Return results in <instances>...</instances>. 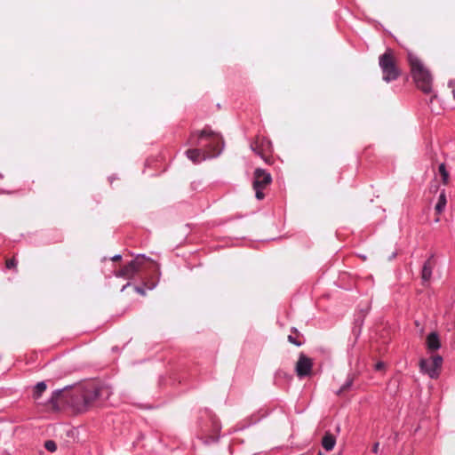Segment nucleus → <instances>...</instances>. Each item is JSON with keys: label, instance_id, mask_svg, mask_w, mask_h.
<instances>
[{"label": "nucleus", "instance_id": "obj_1", "mask_svg": "<svg viewBox=\"0 0 455 455\" xmlns=\"http://www.w3.org/2000/svg\"><path fill=\"white\" fill-rule=\"evenodd\" d=\"M203 142H205L203 145L204 147V150L192 148L186 152L187 156L194 163H199L205 157L216 156L221 152L222 137L208 127L202 131L192 132L188 139V143L191 146H201Z\"/></svg>", "mask_w": 455, "mask_h": 455}, {"label": "nucleus", "instance_id": "obj_2", "mask_svg": "<svg viewBox=\"0 0 455 455\" xmlns=\"http://www.w3.org/2000/svg\"><path fill=\"white\" fill-rule=\"evenodd\" d=\"M407 60L417 88L424 93H431L433 88V76L424 61L419 56L410 50L407 51Z\"/></svg>", "mask_w": 455, "mask_h": 455}, {"label": "nucleus", "instance_id": "obj_3", "mask_svg": "<svg viewBox=\"0 0 455 455\" xmlns=\"http://www.w3.org/2000/svg\"><path fill=\"white\" fill-rule=\"evenodd\" d=\"M379 65L382 72V78L387 83L396 80L401 75V70L397 65V59L394 51L390 48H387L379 57Z\"/></svg>", "mask_w": 455, "mask_h": 455}, {"label": "nucleus", "instance_id": "obj_4", "mask_svg": "<svg viewBox=\"0 0 455 455\" xmlns=\"http://www.w3.org/2000/svg\"><path fill=\"white\" fill-rule=\"evenodd\" d=\"M100 395V389L96 387H92L85 390L80 391V396L83 398V403L75 402L73 408L77 412H83L87 411L92 403L98 399Z\"/></svg>", "mask_w": 455, "mask_h": 455}, {"label": "nucleus", "instance_id": "obj_5", "mask_svg": "<svg viewBox=\"0 0 455 455\" xmlns=\"http://www.w3.org/2000/svg\"><path fill=\"white\" fill-rule=\"evenodd\" d=\"M253 178V188L256 193V198L261 200L265 196L263 189H265L272 181L271 174L260 168H258L254 172Z\"/></svg>", "mask_w": 455, "mask_h": 455}, {"label": "nucleus", "instance_id": "obj_6", "mask_svg": "<svg viewBox=\"0 0 455 455\" xmlns=\"http://www.w3.org/2000/svg\"><path fill=\"white\" fill-rule=\"evenodd\" d=\"M442 363L443 358L440 355H433L428 359H421L419 367L421 371L427 374L431 379H435L439 376Z\"/></svg>", "mask_w": 455, "mask_h": 455}, {"label": "nucleus", "instance_id": "obj_7", "mask_svg": "<svg viewBox=\"0 0 455 455\" xmlns=\"http://www.w3.org/2000/svg\"><path fill=\"white\" fill-rule=\"evenodd\" d=\"M251 148L266 163L271 164L269 155L272 152V143L266 138L257 137L251 144Z\"/></svg>", "mask_w": 455, "mask_h": 455}, {"label": "nucleus", "instance_id": "obj_8", "mask_svg": "<svg viewBox=\"0 0 455 455\" xmlns=\"http://www.w3.org/2000/svg\"><path fill=\"white\" fill-rule=\"evenodd\" d=\"M146 261L143 255L137 256L133 260L125 265L119 271L116 272V276L123 277L125 279H132L135 276L137 272L140 269Z\"/></svg>", "mask_w": 455, "mask_h": 455}, {"label": "nucleus", "instance_id": "obj_9", "mask_svg": "<svg viewBox=\"0 0 455 455\" xmlns=\"http://www.w3.org/2000/svg\"><path fill=\"white\" fill-rule=\"evenodd\" d=\"M313 368V361L304 354H300L295 366V371L299 378L310 375Z\"/></svg>", "mask_w": 455, "mask_h": 455}, {"label": "nucleus", "instance_id": "obj_10", "mask_svg": "<svg viewBox=\"0 0 455 455\" xmlns=\"http://www.w3.org/2000/svg\"><path fill=\"white\" fill-rule=\"evenodd\" d=\"M63 400V392L61 390H57L52 394L51 399L47 403V407L53 411L59 410Z\"/></svg>", "mask_w": 455, "mask_h": 455}, {"label": "nucleus", "instance_id": "obj_11", "mask_svg": "<svg viewBox=\"0 0 455 455\" xmlns=\"http://www.w3.org/2000/svg\"><path fill=\"white\" fill-rule=\"evenodd\" d=\"M434 267V262L432 258H429L423 265L421 271V278L424 283H427L430 281L432 276V270Z\"/></svg>", "mask_w": 455, "mask_h": 455}, {"label": "nucleus", "instance_id": "obj_12", "mask_svg": "<svg viewBox=\"0 0 455 455\" xmlns=\"http://www.w3.org/2000/svg\"><path fill=\"white\" fill-rule=\"evenodd\" d=\"M427 347L430 351H435L440 348L441 343L437 333L431 332L427 338Z\"/></svg>", "mask_w": 455, "mask_h": 455}, {"label": "nucleus", "instance_id": "obj_13", "mask_svg": "<svg viewBox=\"0 0 455 455\" xmlns=\"http://www.w3.org/2000/svg\"><path fill=\"white\" fill-rule=\"evenodd\" d=\"M336 443L335 437L330 434L326 433L322 440V445L326 451H331Z\"/></svg>", "mask_w": 455, "mask_h": 455}, {"label": "nucleus", "instance_id": "obj_14", "mask_svg": "<svg viewBox=\"0 0 455 455\" xmlns=\"http://www.w3.org/2000/svg\"><path fill=\"white\" fill-rule=\"evenodd\" d=\"M446 204H447V199H446L445 191L443 190L439 195L438 202L435 207V210L437 214H441L444 211Z\"/></svg>", "mask_w": 455, "mask_h": 455}, {"label": "nucleus", "instance_id": "obj_15", "mask_svg": "<svg viewBox=\"0 0 455 455\" xmlns=\"http://www.w3.org/2000/svg\"><path fill=\"white\" fill-rule=\"evenodd\" d=\"M46 390V384L44 382H39L34 388L33 397L37 401L41 395Z\"/></svg>", "mask_w": 455, "mask_h": 455}, {"label": "nucleus", "instance_id": "obj_16", "mask_svg": "<svg viewBox=\"0 0 455 455\" xmlns=\"http://www.w3.org/2000/svg\"><path fill=\"white\" fill-rule=\"evenodd\" d=\"M439 173L440 175L442 176V180H443V184H447L448 181H449V173L446 170V167H445V164H441L439 165Z\"/></svg>", "mask_w": 455, "mask_h": 455}, {"label": "nucleus", "instance_id": "obj_17", "mask_svg": "<svg viewBox=\"0 0 455 455\" xmlns=\"http://www.w3.org/2000/svg\"><path fill=\"white\" fill-rule=\"evenodd\" d=\"M294 333L296 334L295 336L294 335H289L288 336V340L291 344H294L295 346L299 347L301 345V341L299 340V339H298L299 338V333L297 332L296 330H294Z\"/></svg>", "mask_w": 455, "mask_h": 455}, {"label": "nucleus", "instance_id": "obj_18", "mask_svg": "<svg viewBox=\"0 0 455 455\" xmlns=\"http://www.w3.org/2000/svg\"><path fill=\"white\" fill-rule=\"evenodd\" d=\"M44 447L47 451L54 452L57 450L56 443L52 440H48L44 443Z\"/></svg>", "mask_w": 455, "mask_h": 455}, {"label": "nucleus", "instance_id": "obj_19", "mask_svg": "<svg viewBox=\"0 0 455 455\" xmlns=\"http://www.w3.org/2000/svg\"><path fill=\"white\" fill-rule=\"evenodd\" d=\"M353 385V379L348 378L346 381V383L340 387V389L338 391V395H340L342 392L349 389L351 386Z\"/></svg>", "mask_w": 455, "mask_h": 455}, {"label": "nucleus", "instance_id": "obj_20", "mask_svg": "<svg viewBox=\"0 0 455 455\" xmlns=\"http://www.w3.org/2000/svg\"><path fill=\"white\" fill-rule=\"evenodd\" d=\"M16 267V261L14 259L6 260V267L11 269Z\"/></svg>", "mask_w": 455, "mask_h": 455}, {"label": "nucleus", "instance_id": "obj_21", "mask_svg": "<svg viewBox=\"0 0 455 455\" xmlns=\"http://www.w3.org/2000/svg\"><path fill=\"white\" fill-rule=\"evenodd\" d=\"M75 402H80V403H83V398H81L80 396V391H78L75 396L72 398V402H71V405L73 406V403Z\"/></svg>", "mask_w": 455, "mask_h": 455}, {"label": "nucleus", "instance_id": "obj_22", "mask_svg": "<svg viewBox=\"0 0 455 455\" xmlns=\"http://www.w3.org/2000/svg\"><path fill=\"white\" fill-rule=\"evenodd\" d=\"M449 87L451 88L453 98L455 99V81H451L449 83Z\"/></svg>", "mask_w": 455, "mask_h": 455}, {"label": "nucleus", "instance_id": "obj_23", "mask_svg": "<svg viewBox=\"0 0 455 455\" xmlns=\"http://www.w3.org/2000/svg\"><path fill=\"white\" fill-rule=\"evenodd\" d=\"M379 443H375L372 447V452L377 454L379 452Z\"/></svg>", "mask_w": 455, "mask_h": 455}, {"label": "nucleus", "instance_id": "obj_24", "mask_svg": "<svg viewBox=\"0 0 455 455\" xmlns=\"http://www.w3.org/2000/svg\"><path fill=\"white\" fill-rule=\"evenodd\" d=\"M135 291L141 295H145V291L140 287H135Z\"/></svg>", "mask_w": 455, "mask_h": 455}, {"label": "nucleus", "instance_id": "obj_25", "mask_svg": "<svg viewBox=\"0 0 455 455\" xmlns=\"http://www.w3.org/2000/svg\"><path fill=\"white\" fill-rule=\"evenodd\" d=\"M383 367V363H378L375 366L376 370H380L382 369Z\"/></svg>", "mask_w": 455, "mask_h": 455}, {"label": "nucleus", "instance_id": "obj_26", "mask_svg": "<svg viewBox=\"0 0 455 455\" xmlns=\"http://www.w3.org/2000/svg\"><path fill=\"white\" fill-rule=\"evenodd\" d=\"M121 259V255H116L112 258V260L116 261V260H119Z\"/></svg>", "mask_w": 455, "mask_h": 455}, {"label": "nucleus", "instance_id": "obj_27", "mask_svg": "<svg viewBox=\"0 0 455 455\" xmlns=\"http://www.w3.org/2000/svg\"><path fill=\"white\" fill-rule=\"evenodd\" d=\"M129 285H130V283H128L127 284L124 285L121 291H124V289H125L127 286H129Z\"/></svg>", "mask_w": 455, "mask_h": 455}, {"label": "nucleus", "instance_id": "obj_28", "mask_svg": "<svg viewBox=\"0 0 455 455\" xmlns=\"http://www.w3.org/2000/svg\"><path fill=\"white\" fill-rule=\"evenodd\" d=\"M319 455H322V454H319Z\"/></svg>", "mask_w": 455, "mask_h": 455}]
</instances>
